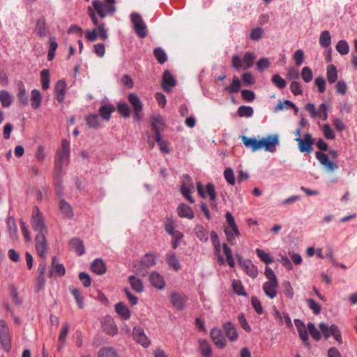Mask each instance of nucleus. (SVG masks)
Returning <instances> with one entry per match:
<instances>
[{
	"mask_svg": "<svg viewBox=\"0 0 357 357\" xmlns=\"http://www.w3.org/2000/svg\"><path fill=\"white\" fill-rule=\"evenodd\" d=\"M225 218L228 224L227 227L225 228H231L236 234H238V227L236 224L235 220L230 212H227L225 214Z\"/></svg>",
	"mask_w": 357,
	"mask_h": 357,
	"instance_id": "58",
	"label": "nucleus"
},
{
	"mask_svg": "<svg viewBox=\"0 0 357 357\" xmlns=\"http://www.w3.org/2000/svg\"><path fill=\"white\" fill-rule=\"evenodd\" d=\"M256 253L259 258L266 264H271L273 261V257L269 254L259 248L256 249Z\"/></svg>",
	"mask_w": 357,
	"mask_h": 357,
	"instance_id": "54",
	"label": "nucleus"
},
{
	"mask_svg": "<svg viewBox=\"0 0 357 357\" xmlns=\"http://www.w3.org/2000/svg\"><path fill=\"white\" fill-rule=\"evenodd\" d=\"M336 50L342 55H346L349 52V46L348 43L344 40L337 42L335 46Z\"/></svg>",
	"mask_w": 357,
	"mask_h": 357,
	"instance_id": "52",
	"label": "nucleus"
},
{
	"mask_svg": "<svg viewBox=\"0 0 357 357\" xmlns=\"http://www.w3.org/2000/svg\"><path fill=\"white\" fill-rule=\"evenodd\" d=\"M132 336L135 340L144 348H147L151 344V341L144 333L142 328L135 326L133 328Z\"/></svg>",
	"mask_w": 357,
	"mask_h": 357,
	"instance_id": "13",
	"label": "nucleus"
},
{
	"mask_svg": "<svg viewBox=\"0 0 357 357\" xmlns=\"http://www.w3.org/2000/svg\"><path fill=\"white\" fill-rule=\"evenodd\" d=\"M331 43V37L328 31L321 32L319 38V44L322 47H327Z\"/></svg>",
	"mask_w": 357,
	"mask_h": 357,
	"instance_id": "51",
	"label": "nucleus"
},
{
	"mask_svg": "<svg viewBox=\"0 0 357 357\" xmlns=\"http://www.w3.org/2000/svg\"><path fill=\"white\" fill-rule=\"evenodd\" d=\"M31 223L32 228L35 231L38 232V234L47 233V227L45 222L44 216L36 206L33 208Z\"/></svg>",
	"mask_w": 357,
	"mask_h": 357,
	"instance_id": "3",
	"label": "nucleus"
},
{
	"mask_svg": "<svg viewBox=\"0 0 357 357\" xmlns=\"http://www.w3.org/2000/svg\"><path fill=\"white\" fill-rule=\"evenodd\" d=\"M188 297L184 294L173 292L170 295V301L174 308L177 310H182L185 307V302Z\"/></svg>",
	"mask_w": 357,
	"mask_h": 357,
	"instance_id": "15",
	"label": "nucleus"
},
{
	"mask_svg": "<svg viewBox=\"0 0 357 357\" xmlns=\"http://www.w3.org/2000/svg\"><path fill=\"white\" fill-rule=\"evenodd\" d=\"M42 96L38 89H33L31 93V106L33 109H38L41 105Z\"/></svg>",
	"mask_w": 357,
	"mask_h": 357,
	"instance_id": "39",
	"label": "nucleus"
},
{
	"mask_svg": "<svg viewBox=\"0 0 357 357\" xmlns=\"http://www.w3.org/2000/svg\"><path fill=\"white\" fill-rule=\"evenodd\" d=\"M278 281H266L264 283L262 288L266 296L271 299H273L278 295Z\"/></svg>",
	"mask_w": 357,
	"mask_h": 357,
	"instance_id": "16",
	"label": "nucleus"
},
{
	"mask_svg": "<svg viewBox=\"0 0 357 357\" xmlns=\"http://www.w3.org/2000/svg\"><path fill=\"white\" fill-rule=\"evenodd\" d=\"M305 110L310 114V116L312 119L318 117V116L323 114L327 112V107L326 104L321 103L319 106L318 111L316 109L315 105L313 103H307L305 107Z\"/></svg>",
	"mask_w": 357,
	"mask_h": 357,
	"instance_id": "20",
	"label": "nucleus"
},
{
	"mask_svg": "<svg viewBox=\"0 0 357 357\" xmlns=\"http://www.w3.org/2000/svg\"><path fill=\"white\" fill-rule=\"evenodd\" d=\"M130 19L137 35L142 38H145L147 35V30L142 16L138 13H134L131 14Z\"/></svg>",
	"mask_w": 357,
	"mask_h": 357,
	"instance_id": "7",
	"label": "nucleus"
},
{
	"mask_svg": "<svg viewBox=\"0 0 357 357\" xmlns=\"http://www.w3.org/2000/svg\"><path fill=\"white\" fill-rule=\"evenodd\" d=\"M237 114L239 117L250 118L253 116L254 109L250 106H241L237 110Z\"/></svg>",
	"mask_w": 357,
	"mask_h": 357,
	"instance_id": "47",
	"label": "nucleus"
},
{
	"mask_svg": "<svg viewBox=\"0 0 357 357\" xmlns=\"http://www.w3.org/2000/svg\"><path fill=\"white\" fill-rule=\"evenodd\" d=\"M98 357H119L114 347H107L101 348L98 352Z\"/></svg>",
	"mask_w": 357,
	"mask_h": 357,
	"instance_id": "43",
	"label": "nucleus"
},
{
	"mask_svg": "<svg viewBox=\"0 0 357 357\" xmlns=\"http://www.w3.org/2000/svg\"><path fill=\"white\" fill-rule=\"evenodd\" d=\"M153 54L159 63L162 64L167 61V54L162 48H155L153 51Z\"/></svg>",
	"mask_w": 357,
	"mask_h": 357,
	"instance_id": "55",
	"label": "nucleus"
},
{
	"mask_svg": "<svg viewBox=\"0 0 357 357\" xmlns=\"http://www.w3.org/2000/svg\"><path fill=\"white\" fill-rule=\"evenodd\" d=\"M128 282L132 289L137 293H141L144 291V284L139 278L135 275H130L128 278Z\"/></svg>",
	"mask_w": 357,
	"mask_h": 357,
	"instance_id": "36",
	"label": "nucleus"
},
{
	"mask_svg": "<svg viewBox=\"0 0 357 357\" xmlns=\"http://www.w3.org/2000/svg\"><path fill=\"white\" fill-rule=\"evenodd\" d=\"M307 330L315 340L318 341L321 339L320 332L317 329L313 323L310 322L307 324Z\"/></svg>",
	"mask_w": 357,
	"mask_h": 357,
	"instance_id": "62",
	"label": "nucleus"
},
{
	"mask_svg": "<svg viewBox=\"0 0 357 357\" xmlns=\"http://www.w3.org/2000/svg\"><path fill=\"white\" fill-rule=\"evenodd\" d=\"M69 289L73 295L79 307L82 309L84 307V301L80 291L74 287H70Z\"/></svg>",
	"mask_w": 357,
	"mask_h": 357,
	"instance_id": "48",
	"label": "nucleus"
},
{
	"mask_svg": "<svg viewBox=\"0 0 357 357\" xmlns=\"http://www.w3.org/2000/svg\"><path fill=\"white\" fill-rule=\"evenodd\" d=\"M69 247L71 250L75 251L79 256L84 254L83 242L77 238L71 239L69 242Z\"/></svg>",
	"mask_w": 357,
	"mask_h": 357,
	"instance_id": "30",
	"label": "nucleus"
},
{
	"mask_svg": "<svg viewBox=\"0 0 357 357\" xmlns=\"http://www.w3.org/2000/svg\"><path fill=\"white\" fill-rule=\"evenodd\" d=\"M0 342L6 351L8 352L10 350L11 340L9 330L6 323L3 320H0Z\"/></svg>",
	"mask_w": 357,
	"mask_h": 357,
	"instance_id": "10",
	"label": "nucleus"
},
{
	"mask_svg": "<svg viewBox=\"0 0 357 357\" xmlns=\"http://www.w3.org/2000/svg\"><path fill=\"white\" fill-rule=\"evenodd\" d=\"M66 83L64 80H59L54 87V96L58 102H62L65 99Z\"/></svg>",
	"mask_w": 357,
	"mask_h": 357,
	"instance_id": "21",
	"label": "nucleus"
},
{
	"mask_svg": "<svg viewBox=\"0 0 357 357\" xmlns=\"http://www.w3.org/2000/svg\"><path fill=\"white\" fill-rule=\"evenodd\" d=\"M196 236L203 242H206L208 239V234L202 225H197L195 229Z\"/></svg>",
	"mask_w": 357,
	"mask_h": 357,
	"instance_id": "49",
	"label": "nucleus"
},
{
	"mask_svg": "<svg viewBox=\"0 0 357 357\" xmlns=\"http://www.w3.org/2000/svg\"><path fill=\"white\" fill-rule=\"evenodd\" d=\"M176 84V82L172 73L168 70H165L162 76V89L166 91H169L170 89H168V86H174Z\"/></svg>",
	"mask_w": 357,
	"mask_h": 357,
	"instance_id": "27",
	"label": "nucleus"
},
{
	"mask_svg": "<svg viewBox=\"0 0 357 357\" xmlns=\"http://www.w3.org/2000/svg\"><path fill=\"white\" fill-rule=\"evenodd\" d=\"M115 0H105L102 3L100 0H93L92 6L93 10L100 17L105 18L107 15H112L116 10Z\"/></svg>",
	"mask_w": 357,
	"mask_h": 357,
	"instance_id": "2",
	"label": "nucleus"
},
{
	"mask_svg": "<svg viewBox=\"0 0 357 357\" xmlns=\"http://www.w3.org/2000/svg\"><path fill=\"white\" fill-rule=\"evenodd\" d=\"M327 80L330 84H333L337 82L338 78V73L336 67L331 64L326 68Z\"/></svg>",
	"mask_w": 357,
	"mask_h": 357,
	"instance_id": "38",
	"label": "nucleus"
},
{
	"mask_svg": "<svg viewBox=\"0 0 357 357\" xmlns=\"http://www.w3.org/2000/svg\"><path fill=\"white\" fill-rule=\"evenodd\" d=\"M177 213L179 217L190 220L194 218V212L192 209L185 204H181L177 208Z\"/></svg>",
	"mask_w": 357,
	"mask_h": 357,
	"instance_id": "26",
	"label": "nucleus"
},
{
	"mask_svg": "<svg viewBox=\"0 0 357 357\" xmlns=\"http://www.w3.org/2000/svg\"><path fill=\"white\" fill-rule=\"evenodd\" d=\"M41 86L42 89L45 91L50 88V71L47 69H44L40 72Z\"/></svg>",
	"mask_w": 357,
	"mask_h": 357,
	"instance_id": "45",
	"label": "nucleus"
},
{
	"mask_svg": "<svg viewBox=\"0 0 357 357\" xmlns=\"http://www.w3.org/2000/svg\"><path fill=\"white\" fill-rule=\"evenodd\" d=\"M315 155L317 159L325 167L327 171L333 172L337 168V165L333 162L330 161L325 153L321 151H317Z\"/></svg>",
	"mask_w": 357,
	"mask_h": 357,
	"instance_id": "18",
	"label": "nucleus"
},
{
	"mask_svg": "<svg viewBox=\"0 0 357 357\" xmlns=\"http://www.w3.org/2000/svg\"><path fill=\"white\" fill-rule=\"evenodd\" d=\"M198 350L202 357H212V348L206 340L199 339L198 340Z\"/></svg>",
	"mask_w": 357,
	"mask_h": 357,
	"instance_id": "22",
	"label": "nucleus"
},
{
	"mask_svg": "<svg viewBox=\"0 0 357 357\" xmlns=\"http://www.w3.org/2000/svg\"><path fill=\"white\" fill-rule=\"evenodd\" d=\"M87 125L93 129H98L100 127V122L98 115L90 114L86 117Z\"/></svg>",
	"mask_w": 357,
	"mask_h": 357,
	"instance_id": "50",
	"label": "nucleus"
},
{
	"mask_svg": "<svg viewBox=\"0 0 357 357\" xmlns=\"http://www.w3.org/2000/svg\"><path fill=\"white\" fill-rule=\"evenodd\" d=\"M66 273L65 268L63 264L56 263V257H53L52 260V268L50 273V276H53L56 274L59 276L64 275Z\"/></svg>",
	"mask_w": 357,
	"mask_h": 357,
	"instance_id": "33",
	"label": "nucleus"
},
{
	"mask_svg": "<svg viewBox=\"0 0 357 357\" xmlns=\"http://www.w3.org/2000/svg\"><path fill=\"white\" fill-rule=\"evenodd\" d=\"M17 98L19 102L23 106H26L29 102L28 96L23 83L20 82L18 84V93Z\"/></svg>",
	"mask_w": 357,
	"mask_h": 357,
	"instance_id": "40",
	"label": "nucleus"
},
{
	"mask_svg": "<svg viewBox=\"0 0 357 357\" xmlns=\"http://www.w3.org/2000/svg\"><path fill=\"white\" fill-rule=\"evenodd\" d=\"M88 14L93 24L98 27V35H99L100 39L103 40H107L108 38V35L107 30L105 28V24L98 22L97 14H96L93 8L90 6L88 7Z\"/></svg>",
	"mask_w": 357,
	"mask_h": 357,
	"instance_id": "11",
	"label": "nucleus"
},
{
	"mask_svg": "<svg viewBox=\"0 0 357 357\" xmlns=\"http://www.w3.org/2000/svg\"><path fill=\"white\" fill-rule=\"evenodd\" d=\"M165 259L169 267L175 271L181 268V264L174 252H168L165 256Z\"/></svg>",
	"mask_w": 357,
	"mask_h": 357,
	"instance_id": "31",
	"label": "nucleus"
},
{
	"mask_svg": "<svg viewBox=\"0 0 357 357\" xmlns=\"http://www.w3.org/2000/svg\"><path fill=\"white\" fill-rule=\"evenodd\" d=\"M151 284L158 289H162L165 287V283L161 275L157 272H153L149 277Z\"/></svg>",
	"mask_w": 357,
	"mask_h": 357,
	"instance_id": "29",
	"label": "nucleus"
},
{
	"mask_svg": "<svg viewBox=\"0 0 357 357\" xmlns=\"http://www.w3.org/2000/svg\"><path fill=\"white\" fill-rule=\"evenodd\" d=\"M298 142L299 151L302 153H311L312 151L313 139L310 133H305L303 139H295Z\"/></svg>",
	"mask_w": 357,
	"mask_h": 357,
	"instance_id": "14",
	"label": "nucleus"
},
{
	"mask_svg": "<svg viewBox=\"0 0 357 357\" xmlns=\"http://www.w3.org/2000/svg\"><path fill=\"white\" fill-rule=\"evenodd\" d=\"M117 110L125 118H128L130 115V109L126 103L119 102L117 105Z\"/></svg>",
	"mask_w": 357,
	"mask_h": 357,
	"instance_id": "60",
	"label": "nucleus"
},
{
	"mask_svg": "<svg viewBox=\"0 0 357 357\" xmlns=\"http://www.w3.org/2000/svg\"><path fill=\"white\" fill-rule=\"evenodd\" d=\"M115 311L123 320H128L130 317V311L127 305L119 302L115 305Z\"/></svg>",
	"mask_w": 357,
	"mask_h": 357,
	"instance_id": "24",
	"label": "nucleus"
},
{
	"mask_svg": "<svg viewBox=\"0 0 357 357\" xmlns=\"http://www.w3.org/2000/svg\"><path fill=\"white\" fill-rule=\"evenodd\" d=\"M151 124L152 131L155 135H160V132L163 130L165 126L163 118L159 114L153 115L151 118Z\"/></svg>",
	"mask_w": 357,
	"mask_h": 357,
	"instance_id": "19",
	"label": "nucleus"
},
{
	"mask_svg": "<svg viewBox=\"0 0 357 357\" xmlns=\"http://www.w3.org/2000/svg\"><path fill=\"white\" fill-rule=\"evenodd\" d=\"M128 101L132 106L133 109L142 110V103L139 98L135 93H130L128 95Z\"/></svg>",
	"mask_w": 357,
	"mask_h": 357,
	"instance_id": "46",
	"label": "nucleus"
},
{
	"mask_svg": "<svg viewBox=\"0 0 357 357\" xmlns=\"http://www.w3.org/2000/svg\"><path fill=\"white\" fill-rule=\"evenodd\" d=\"M224 231L225 233L227 242L231 245H235L236 243V238L240 236L239 229H238V234H236V232L231 228H225Z\"/></svg>",
	"mask_w": 357,
	"mask_h": 357,
	"instance_id": "44",
	"label": "nucleus"
},
{
	"mask_svg": "<svg viewBox=\"0 0 357 357\" xmlns=\"http://www.w3.org/2000/svg\"><path fill=\"white\" fill-rule=\"evenodd\" d=\"M190 187H192V185L190 184V185H188L186 183H183L181 185V191L182 195L191 203H194V199L190 195L191 191H190Z\"/></svg>",
	"mask_w": 357,
	"mask_h": 357,
	"instance_id": "59",
	"label": "nucleus"
},
{
	"mask_svg": "<svg viewBox=\"0 0 357 357\" xmlns=\"http://www.w3.org/2000/svg\"><path fill=\"white\" fill-rule=\"evenodd\" d=\"M0 102L3 107H8L11 105L13 97L8 91L6 90L0 91Z\"/></svg>",
	"mask_w": 357,
	"mask_h": 357,
	"instance_id": "42",
	"label": "nucleus"
},
{
	"mask_svg": "<svg viewBox=\"0 0 357 357\" xmlns=\"http://www.w3.org/2000/svg\"><path fill=\"white\" fill-rule=\"evenodd\" d=\"M223 329L227 337L230 341L234 342L238 339V334L235 326L231 322H227L223 325Z\"/></svg>",
	"mask_w": 357,
	"mask_h": 357,
	"instance_id": "28",
	"label": "nucleus"
},
{
	"mask_svg": "<svg viewBox=\"0 0 357 357\" xmlns=\"http://www.w3.org/2000/svg\"><path fill=\"white\" fill-rule=\"evenodd\" d=\"M102 330L109 335L114 336L118 332V327L110 316H106L101 320Z\"/></svg>",
	"mask_w": 357,
	"mask_h": 357,
	"instance_id": "12",
	"label": "nucleus"
},
{
	"mask_svg": "<svg viewBox=\"0 0 357 357\" xmlns=\"http://www.w3.org/2000/svg\"><path fill=\"white\" fill-rule=\"evenodd\" d=\"M307 302L310 309L313 312L314 314H319L321 312V305L314 299L309 298Z\"/></svg>",
	"mask_w": 357,
	"mask_h": 357,
	"instance_id": "64",
	"label": "nucleus"
},
{
	"mask_svg": "<svg viewBox=\"0 0 357 357\" xmlns=\"http://www.w3.org/2000/svg\"><path fill=\"white\" fill-rule=\"evenodd\" d=\"M224 177L229 185H234L235 184L236 178L234 171L231 168L227 167L225 169Z\"/></svg>",
	"mask_w": 357,
	"mask_h": 357,
	"instance_id": "56",
	"label": "nucleus"
},
{
	"mask_svg": "<svg viewBox=\"0 0 357 357\" xmlns=\"http://www.w3.org/2000/svg\"><path fill=\"white\" fill-rule=\"evenodd\" d=\"M59 208L63 215L68 219H72L74 216L73 208L69 203L64 199H61L59 202Z\"/></svg>",
	"mask_w": 357,
	"mask_h": 357,
	"instance_id": "25",
	"label": "nucleus"
},
{
	"mask_svg": "<svg viewBox=\"0 0 357 357\" xmlns=\"http://www.w3.org/2000/svg\"><path fill=\"white\" fill-rule=\"evenodd\" d=\"M301 75L303 81L306 83L311 82L313 78L312 71L311 68L307 66L303 68Z\"/></svg>",
	"mask_w": 357,
	"mask_h": 357,
	"instance_id": "57",
	"label": "nucleus"
},
{
	"mask_svg": "<svg viewBox=\"0 0 357 357\" xmlns=\"http://www.w3.org/2000/svg\"><path fill=\"white\" fill-rule=\"evenodd\" d=\"M272 82L278 88L280 89H284L287 85L286 81L278 74L274 75L272 77Z\"/></svg>",
	"mask_w": 357,
	"mask_h": 357,
	"instance_id": "63",
	"label": "nucleus"
},
{
	"mask_svg": "<svg viewBox=\"0 0 357 357\" xmlns=\"http://www.w3.org/2000/svg\"><path fill=\"white\" fill-rule=\"evenodd\" d=\"M115 108L111 105H102L99 109V114L101 117L105 120L109 121L111 118V114L114 111Z\"/></svg>",
	"mask_w": 357,
	"mask_h": 357,
	"instance_id": "37",
	"label": "nucleus"
},
{
	"mask_svg": "<svg viewBox=\"0 0 357 357\" xmlns=\"http://www.w3.org/2000/svg\"><path fill=\"white\" fill-rule=\"evenodd\" d=\"M255 57V55L250 52L245 54L243 60L238 55H234L231 59V66L238 70L242 67L243 70H248L252 66Z\"/></svg>",
	"mask_w": 357,
	"mask_h": 357,
	"instance_id": "4",
	"label": "nucleus"
},
{
	"mask_svg": "<svg viewBox=\"0 0 357 357\" xmlns=\"http://www.w3.org/2000/svg\"><path fill=\"white\" fill-rule=\"evenodd\" d=\"M232 288L234 291L239 296H247L242 282L238 280H234L232 282Z\"/></svg>",
	"mask_w": 357,
	"mask_h": 357,
	"instance_id": "53",
	"label": "nucleus"
},
{
	"mask_svg": "<svg viewBox=\"0 0 357 357\" xmlns=\"http://www.w3.org/2000/svg\"><path fill=\"white\" fill-rule=\"evenodd\" d=\"M91 269L98 275H102L107 271L105 264L102 259H95L91 265Z\"/></svg>",
	"mask_w": 357,
	"mask_h": 357,
	"instance_id": "34",
	"label": "nucleus"
},
{
	"mask_svg": "<svg viewBox=\"0 0 357 357\" xmlns=\"http://www.w3.org/2000/svg\"><path fill=\"white\" fill-rule=\"evenodd\" d=\"M242 142L247 148H250L252 152H255L260 149L259 140L255 137H248L245 135H241L239 137Z\"/></svg>",
	"mask_w": 357,
	"mask_h": 357,
	"instance_id": "23",
	"label": "nucleus"
},
{
	"mask_svg": "<svg viewBox=\"0 0 357 357\" xmlns=\"http://www.w3.org/2000/svg\"><path fill=\"white\" fill-rule=\"evenodd\" d=\"M35 31L37 35L40 38L47 36L48 33V28L45 19H38L37 20Z\"/></svg>",
	"mask_w": 357,
	"mask_h": 357,
	"instance_id": "35",
	"label": "nucleus"
},
{
	"mask_svg": "<svg viewBox=\"0 0 357 357\" xmlns=\"http://www.w3.org/2000/svg\"><path fill=\"white\" fill-rule=\"evenodd\" d=\"M279 143L278 135H270L259 140L260 149L264 148L266 151L274 153L276 151V146Z\"/></svg>",
	"mask_w": 357,
	"mask_h": 357,
	"instance_id": "8",
	"label": "nucleus"
},
{
	"mask_svg": "<svg viewBox=\"0 0 357 357\" xmlns=\"http://www.w3.org/2000/svg\"><path fill=\"white\" fill-rule=\"evenodd\" d=\"M241 87V80L237 76L234 75L233 77L231 84L229 86H224L223 91L229 93H236L240 91Z\"/></svg>",
	"mask_w": 357,
	"mask_h": 357,
	"instance_id": "32",
	"label": "nucleus"
},
{
	"mask_svg": "<svg viewBox=\"0 0 357 357\" xmlns=\"http://www.w3.org/2000/svg\"><path fill=\"white\" fill-rule=\"evenodd\" d=\"M46 234L39 233L35 238V247L38 255L43 259H45L48 245L45 238Z\"/></svg>",
	"mask_w": 357,
	"mask_h": 357,
	"instance_id": "9",
	"label": "nucleus"
},
{
	"mask_svg": "<svg viewBox=\"0 0 357 357\" xmlns=\"http://www.w3.org/2000/svg\"><path fill=\"white\" fill-rule=\"evenodd\" d=\"M70 155V143L64 139L61 142V147L57 151L54 165V176L56 185H60L61 178L63 175V168L67 165Z\"/></svg>",
	"mask_w": 357,
	"mask_h": 357,
	"instance_id": "1",
	"label": "nucleus"
},
{
	"mask_svg": "<svg viewBox=\"0 0 357 357\" xmlns=\"http://www.w3.org/2000/svg\"><path fill=\"white\" fill-rule=\"evenodd\" d=\"M264 33V31L261 27H257L252 29L250 34V38L252 40H260Z\"/></svg>",
	"mask_w": 357,
	"mask_h": 357,
	"instance_id": "61",
	"label": "nucleus"
},
{
	"mask_svg": "<svg viewBox=\"0 0 357 357\" xmlns=\"http://www.w3.org/2000/svg\"><path fill=\"white\" fill-rule=\"evenodd\" d=\"M210 335L214 344L218 348L223 349L225 347L227 341L220 329L217 328H212L210 332Z\"/></svg>",
	"mask_w": 357,
	"mask_h": 357,
	"instance_id": "17",
	"label": "nucleus"
},
{
	"mask_svg": "<svg viewBox=\"0 0 357 357\" xmlns=\"http://www.w3.org/2000/svg\"><path fill=\"white\" fill-rule=\"evenodd\" d=\"M164 227L165 231L170 236L179 231L175 229V222L172 217L165 218L164 221Z\"/></svg>",
	"mask_w": 357,
	"mask_h": 357,
	"instance_id": "41",
	"label": "nucleus"
},
{
	"mask_svg": "<svg viewBox=\"0 0 357 357\" xmlns=\"http://www.w3.org/2000/svg\"><path fill=\"white\" fill-rule=\"evenodd\" d=\"M319 328L323 333L325 339H328L331 336H333L335 340L340 344L342 343V338L340 331L337 325L333 324L329 326L327 324L321 322L319 325Z\"/></svg>",
	"mask_w": 357,
	"mask_h": 357,
	"instance_id": "6",
	"label": "nucleus"
},
{
	"mask_svg": "<svg viewBox=\"0 0 357 357\" xmlns=\"http://www.w3.org/2000/svg\"><path fill=\"white\" fill-rule=\"evenodd\" d=\"M157 255L153 252L146 253L141 259L140 264L136 267L135 272L137 275L145 276L147 269L153 267L156 264Z\"/></svg>",
	"mask_w": 357,
	"mask_h": 357,
	"instance_id": "5",
	"label": "nucleus"
}]
</instances>
